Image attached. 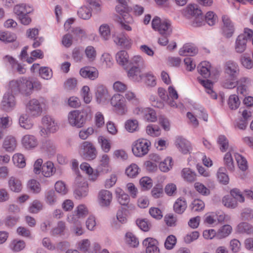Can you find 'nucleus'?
Wrapping results in <instances>:
<instances>
[{
  "mask_svg": "<svg viewBox=\"0 0 253 253\" xmlns=\"http://www.w3.org/2000/svg\"><path fill=\"white\" fill-rule=\"evenodd\" d=\"M9 90L14 94L21 93L28 96L33 93L32 79L22 77L13 80L9 83Z\"/></svg>",
  "mask_w": 253,
  "mask_h": 253,
  "instance_id": "nucleus-1",
  "label": "nucleus"
},
{
  "mask_svg": "<svg viewBox=\"0 0 253 253\" xmlns=\"http://www.w3.org/2000/svg\"><path fill=\"white\" fill-rule=\"evenodd\" d=\"M87 114L86 111L82 110H74L71 111L68 116L69 123L73 126L78 128L83 127L85 123Z\"/></svg>",
  "mask_w": 253,
  "mask_h": 253,
  "instance_id": "nucleus-2",
  "label": "nucleus"
},
{
  "mask_svg": "<svg viewBox=\"0 0 253 253\" xmlns=\"http://www.w3.org/2000/svg\"><path fill=\"white\" fill-rule=\"evenodd\" d=\"M151 145V142L149 140L139 138L133 143L132 151L135 156L141 157L148 153Z\"/></svg>",
  "mask_w": 253,
  "mask_h": 253,
  "instance_id": "nucleus-3",
  "label": "nucleus"
},
{
  "mask_svg": "<svg viewBox=\"0 0 253 253\" xmlns=\"http://www.w3.org/2000/svg\"><path fill=\"white\" fill-rule=\"evenodd\" d=\"M44 105L45 102L43 98H32L27 103L26 108L29 115L37 117L41 115L42 112V106Z\"/></svg>",
  "mask_w": 253,
  "mask_h": 253,
  "instance_id": "nucleus-4",
  "label": "nucleus"
},
{
  "mask_svg": "<svg viewBox=\"0 0 253 253\" xmlns=\"http://www.w3.org/2000/svg\"><path fill=\"white\" fill-rule=\"evenodd\" d=\"M110 103L116 112L119 115H123L127 112L126 99L122 95L114 94L110 100Z\"/></svg>",
  "mask_w": 253,
  "mask_h": 253,
  "instance_id": "nucleus-5",
  "label": "nucleus"
},
{
  "mask_svg": "<svg viewBox=\"0 0 253 253\" xmlns=\"http://www.w3.org/2000/svg\"><path fill=\"white\" fill-rule=\"evenodd\" d=\"M80 154L86 160H92L97 156V151L92 144L88 141H84L81 145Z\"/></svg>",
  "mask_w": 253,
  "mask_h": 253,
  "instance_id": "nucleus-6",
  "label": "nucleus"
},
{
  "mask_svg": "<svg viewBox=\"0 0 253 253\" xmlns=\"http://www.w3.org/2000/svg\"><path fill=\"white\" fill-rule=\"evenodd\" d=\"M135 112L137 115H141L148 122H155L157 120L156 113L155 110L150 108H137Z\"/></svg>",
  "mask_w": 253,
  "mask_h": 253,
  "instance_id": "nucleus-7",
  "label": "nucleus"
},
{
  "mask_svg": "<svg viewBox=\"0 0 253 253\" xmlns=\"http://www.w3.org/2000/svg\"><path fill=\"white\" fill-rule=\"evenodd\" d=\"M15 104V99L14 95L9 92L6 93L3 95L1 102V108L6 112H9L13 109Z\"/></svg>",
  "mask_w": 253,
  "mask_h": 253,
  "instance_id": "nucleus-8",
  "label": "nucleus"
},
{
  "mask_svg": "<svg viewBox=\"0 0 253 253\" xmlns=\"http://www.w3.org/2000/svg\"><path fill=\"white\" fill-rule=\"evenodd\" d=\"M95 94L96 101L98 103H103L110 97L107 88L102 84L96 86Z\"/></svg>",
  "mask_w": 253,
  "mask_h": 253,
  "instance_id": "nucleus-9",
  "label": "nucleus"
},
{
  "mask_svg": "<svg viewBox=\"0 0 253 253\" xmlns=\"http://www.w3.org/2000/svg\"><path fill=\"white\" fill-rule=\"evenodd\" d=\"M112 193L107 190H100L98 195V201L100 206L103 207H109L112 201Z\"/></svg>",
  "mask_w": 253,
  "mask_h": 253,
  "instance_id": "nucleus-10",
  "label": "nucleus"
},
{
  "mask_svg": "<svg viewBox=\"0 0 253 253\" xmlns=\"http://www.w3.org/2000/svg\"><path fill=\"white\" fill-rule=\"evenodd\" d=\"M142 244L146 247V253H160L159 243L157 240L152 238H147L143 240Z\"/></svg>",
  "mask_w": 253,
  "mask_h": 253,
  "instance_id": "nucleus-11",
  "label": "nucleus"
},
{
  "mask_svg": "<svg viewBox=\"0 0 253 253\" xmlns=\"http://www.w3.org/2000/svg\"><path fill=\"white\" fill-rule=\"evenodd\" d=\"M222 19L223 22V34L226 38H230L232 36L234 32L233 24L230 19L226 15H223Z\"/></svg>",
  "mask_w": 253,
  "mask_h": 253,
  "instance_id": "nucleus-12",
  "label": "nucleus"
},
{
  "mask_svg": "<svg viewBox=\"0 0 253 253\" xmlns=\"http://www.w3.org/2000/svg\"><path fill=\"white\" fill-rule=\"evenodd\" d=\"M225 72L233 79L236 78L239 73L238 64L232 60L227 61L224 65Z\"/></svg>",
  "mask_w": 253,
  "mask_h": 253,
  "instance_id": "nucleus-13",
  "label": "nucleus"
},
{
  "mask_svg": "<svg viewBox=\"0 0 253 253\" xmlns=\"http://www.w3.org/2000/svg\"><path fill=\"white\" fill-rule=\"evenodd\" d=\"M110 162V158L108 155L104 154L100 156L97 170L104 173L108 172L111 169Z\"/></svg>",
  "mask_w": 253,
  "mask_h": 253,
  "instance_id": "nucleus-14",
  "label": "nucleus"
},
{
  "mask_svg": "<svg viewBox=\"0 0 253 253\" xmlns=\"http://www.w3.org/2000/svg\"><path fill=\"white\" fill-rule=\"evenodd\" d=\"M22 144L25 149L30 150L38 146V141L35 136L27 134L23 137Z\"/></svg>",
  "mask_w": 253,
  "mask_h": 253,
  "instance_id": "nucleus-15",
  "label": "nucleus"
},
{
  "mask_svg": "<svg viewBox=\"0 0 253 253\" xmlns=\"http://www.w3.org/2000/svg\"><path fill=\"white\" fill-rule=\"evenodd\" d=\"M80 74L82 77L94 80L98 76V70L92 67H85L81 69Z\"/></svg>",
  "mask_w": 253,
  "mask_h": 253,
  "instance_id": "nucleus-16",
  "label": "nucleus"
},
{
  "mask_svg": "<svg viewBox=\"0 0 253 253\" xmlns=\"http://www.w3.org/2000/svg\"><path fill=\"white\" fill-rule=\"evenodd\" d=\"M127 76L133 81L139 82L142 80L143 75L140 67L133 66L127 71Z\"/></svg>",
  "mask_w": 253,
  "mask_h": 253,
  "instance_id": "nucleus-17",
  "label": "nucleus"
},
{
  "mask_svg": "<svg viewBox=\"0 0 253 253\" xmlns=\"http://www.w3.org/2000/svg\"><path fill=\"white\" fill-rule=\"evenodd\" d=\"M42 122L45 128L50 132H55L58 128L57 124L54 119L50 116L43 117L42 119Z\"/></svg>",
  "mask_w": 253,
  "mask_h": 253,
  "instance_id": "nucleus-18",
  "label": "nucleus"
},
{
  "mask_svg": "<svg viewBox=\"0 0 253 253\" xmlns=\"http://www.w3.org/2000/svg\"><path fill=\"white\" fill-rule=\"evenodd\" d=\"M114 41L117 44L126 49L129 48L132 44L131 40L124 35L115 36Z\"/></svg>",
  "mask_w": 253,
  "mask_h": 253,
  "instance_id": "nucleus-19",
  "label": "nucleus"
},
{
  "mask_svg": "<svg viewBox=\"0 0 253 253\" xmlns=\"http://www.w3.org/2000/svg\"><path fill=\"white\" fill-rule=\"evenodd\" d=\"M247 40L245 36L240 35L236 39L235 44L236 52L239 53H243L246 49Z\"/></svg>",
  "mask_w": 253,
  "mask_h": 253,
  "instance_id": "nucleus-20",
  "label": "nucleus"
},
{
  "mask_svg": "<svg viewBox=\"0 0 253 253\" xmlns=\"http://www.w3.org/2000/svg\"><path fill=\"white\" fill-rule=\"evenodd\" d=\"M198 52V49L192 44L186 43L179 50L181 56H193Z\"/></svg>",
  "mask_w": 253,
  "mask_h": 253,
  "instance_id": "nucleus-21",
  "label": "nucleus"
},
{
  "mask_svg": "<svg viewBox=\"0 0 253 253\" xmlns=\"http://www.w3.org/2000/svg\"><path fill=\"white\" fill-rule=\"evenodd\" d=\"M181 175L184 180L188 182L192 183L196 181L197 175L195 171L188 168L182 169Z\"/></svg>",
  "mask_w": 253,
  "mask_h": 253,
  "instance_id": "nucleus-22",
  "label": "nucleus"
},
{
  "mask_svg": "<svg viewBox=\"0 0 253 253\" xmlns=\"http://www.w3.org/2000/svg\"><path fill=\"white\" fill-rule=\"evenodd\" d=\"M16 146L17 142L14 137L8 136L4 139L3 147L7 152H13L16 148Z\"/></svg>",
  "mask_w": 253,
  "mask_h": 253,
  "instance_id": "nucleus-23",
  "label": "nucleus"
},
{
  "mask_svg": "<svg viewBox=\"0 0 253 253\" xmlns=\"http://www.w3.org/2000/svg\"><path fill=\"white\" fill-rule=\"evenodd\" d=\"M8 183L10 190L13 192H20L22 189L21 181L15 177H10Z\"/></svg>",
  "mask_w": 253,
  "mask_h": 253,
  "instance_id": "nucleus-24",
  "label": "nucleus"
},
{
  "mask_svg": "<svg viewBox=\"0 0 253 253\" xmlns=\"http://www.w3.org/2000/svg\"><path fill=\"white\" fill-rule=\"evenodd\" d=\"M116 59L117 63L122 66H125L129 63V56L125 50H121L117 52Z\"/></svg>",
  "mask_w": 253,
  "mask_h": 253,
  "instance_id": "nucleus-25",
  "label": "nucleus"
},
{
  "mask_svg": "<svg viewBox=\"0 0 253 253\" xmlns=\"http://www.w3.org/2000/svg\"><path fill=\"white\" fill-rule=\"evenodd\" d=\"M32 11L31 7L25 4H20L15 5L13 9L14 13L19 17L30 13Z\"/></svg>",
  "mask_w": 253,
  "mask_h": 253,
  "instance_id": "nucleus-26",
  "label": "nucleus"
},
{
  "mask_svg": "<svg viewBox=\"0 0 253 253\" xmlns=\"http://www.w3.org/2000/svg\"><path fill=\"white\" fill-rule=\"evenodd\" d=\"M211 65L207 61L202 62L198 66L199 73L205 78H208L210 76Z\"/></svg>",
  "mask_w": 253,
  "mask_h": 253,
  "instance_id": "nucleus-27",
  "label": "nucleus"
},
{
  "mask_svg": "<svg viewBox=\"0 0 253 253\" xmlns=\"http://www.w3.org/2000/svg\"><path fill=\"white\" fill-rule=\"evenodd\" d=\"M42 174L46 177L52 175L55 172V168L53 164L50 161H48L44 164L42 167Z\"/></svg>",
  "mask_w": 253,
  "mask_h": 253,
  "instance_id": "nucleus-28",
  "label": "nucleus"
},
{
  "mask_svg": "<svg viewBox=\"0 0 253 253\" xmlns=\"http://www.w3.org/2000/svg\"><path fill=\"white\" fill-rule=\"evenodd\" d=\"M187 208V203L184 199H177L173 205V209L175 212L182 214Z\"/></svg>",
  "mask_w": 253,
  "mask_h": 253,
  "instance_id": "nucleus-29",
  "label": "nucleus"
},
{
  "mask_svg": "<svg viewBox=\"0 0 253 253\" xmlns=\"http://www.w3.org/2000/svg\"><path fill=\"white\" fill-rule=\"evenodd\" d=\"M198 79L200 84L205 87L207 92L210 94L212 98L216 99L217 95L215 92L213 91L212 89L213 86L212 82L209 80H201L199 78H198Z\"/></svg>",
  "mask_w": 253,
  "mask_h": 253,
  "instance_id": "nucleus-30",
  "label": "nucleus"
},
{
  "mask_svg": "<svg viewBox=\"0 0 253 253\" xmlns=\"http://www.w3.org/2000/svg\"><path fill=\"white\" fill-rule=\"evenodd\" d=\"M177 142L179 150L184 154L188 153L192 149L190 143L186 139H179Z\"/></svg>",
  "mask_w": 253,
  "mask_h": 253,
  "instance_id": "nucleus-31",
  "label": "nucleus"
},
{
  "mask_svg": "<svg viewBox=\"0 0 253 253\" xmlns=\"http://www.w3.org/2000/svg\"><path fill=\"white\" fill-rule=\"evenodd\" d=\"M232 231V227L226 224L221 226L217 231V238L219 239H223L228 236Z\"/></svg>",
  "mask_w": 253,
  "mask_h": 253,
  "instance_id": "nucleus-32",
  "label": "nucleus"
},
{
  "mask_svg": "<svg viewBox=\"0 0 253 253\" xmlns=\"http://www.w3.org/2000/svg\"><path fill=\"white\" fill-rule=\"evenodd\" d=\"M98 141L100 145L102 151L107 153H108L111 148V142L110 139L103 136H100L98 138Z\"/></svg>",
  "mask_w": 253,
  "mask_h": 253,
  "instance_id": "nucleus-33",
  "label": "nucleus"
},
{
  "mask_svg": "<svg viewBox=\"0 0 253 253\" xmlns=\"http://www.w3.org/2000/svg\"><path fill=\"white\" fill-rule=\"evenodd\" d=\"M42 149L47 153L50 155H53L55 153L56 150V145L51 140H45L42 142Z\"/></svg>",
  "mask_w": 253,
  "mask_h": 253,
  "instance_id": "nucleus-34",
  "label": "nucleus"
},
{
  "mask_svg": "<svg viewBox=\"0 0 253 253\" xmlns=\"http://www.w3.org/2000/svg\"><path fill=\"white\" fill-rule=\"evenodd\" d=\"M78 249L84 253H93L94 252L88 239H84L79 242Z\"/></svg>",
  "mask_w": 253,
  "mask_h": 253,
  "instance_id": "nucleus-35",
  "label": "nucleus"
},
{
  "mask_svg": "<svg viewBox=\"0 0 253 253\" xmlns=\"http://www.w3.org/2000/svg\"><path fill=\"white\" fill-rule=\"evenodd\" d=\"M157 31L161 35L169 36L172 32L170 23L167 21H162V24L159 27Z\"/></svg>",
  "mask_w": 253,
  "mask_h": 253,
  "instance_id": "nucleus-36",
  "label": "nucleus"
},
{
  "mask_svg": "<svg viewBox=\"0 0 253 253\" xmlns=\"http://www.w3.org/2000/svg\"><path fill=\"white\" fill-rule=\"evenodd\" d=\"M19 123L22 127L26 129H31L33 126L27 114H22L20 115L19 119Z\"/></svg>",
  "mask_w": 253,
  "mask_h": 253,
  "instance_id": "nucleus-37",
  "label": "nucleus"
},
{
  "mask_svg": "<svg viewBox=\"0 0 253 253\" xmlns=\"http://www.w3.org/2000/svg\"><path fill=\"white\" fill-rule=\"evenodd\" d=\"M237 231L240 233L251 234L253 233V226L247 222H241L238 225Z\"/></svg>",
  "mask_w": 253,
  "mask_h": 253,
  "instance_id": "nucleus-38",
  "label": "nucleus"
},
{
  "mask_svg": "<svg viewBox=\"0 0 253 253\" xmlns=\"http://www.w3.org/2000/svg\"><path fill=\"white\" fill-rule=\"evenodd\" d=\"M118 201L119 203L124 206H127L129 202V198L127 194L124 193L121 189L116 190Z\"/></svg>",
  "mask_w": 253,
  "mask_h": 253,
  "instance_id": "nucleus-39",
  "label": "nucleus"
},
{
  "mask_svg": "<svg viewBox=\"0 0 253 253\" xmlns=\"http://www.w3.org/2000/svg\"><path fill=\"white\" fill-rule=\"evenodd\" d=\"M78 15L80 18L84 20H87L91 17L92 13L89 7L83 6L79 9Z\"/></svg>",
  "mask_w": 253,
  "mask_h": 253,
  "instance_id": "nucleus-40",
  "label": "nucleus"
},
{
  "mask_svg": "<svg viewBox=\"0 0 253 253\" xmlns=\"http://www.w3.org/2000/svg\"><path fill=\"white\" fill-rule=\"evenodd\" d=\"M226 169L224 168H220L217 171V178L219 182L223 184H227L229 182V177L225 173Z\"/></svg>",
  "mask_w": 253,
  "mask_h": 253,
  "instance_id": "nucleus-41",
  "label": "nucleus"
},
{
  "mask_svg": "<svg viewBox=\"0 0 253 253\" xmlns=\"http://www.w3.org/2000/svg\"><path fill=\"white\" fill-rule=\"evenodd\" d=\"M228 104L231 110L237 109L240 104L238 96L235 94L231 95L229 97Z\"/></svg>",
  "mask_w": 253,
  "mask_h": 253,
  "instance_id": "nucleus-42",
  "label": "nucleus"
},
{
  "mask_svg": "<svg viewBox=\"0 0 253 253\" xmlns=\"http://www.w3.org/2000/svg\"><path fill=\"white\" fill-rule=\"evenodd\" d=\"M223 205L228 208L234 209L237 206V201L229 196H225L222 200Z\"/></svg>",
  "mask_w": 253,
  "mask_h": 253,
  "instance_id": "nucleus-43",
  "label": "nucleus"
},
{
  "mask_svg": "<svg viewBox=\"0 0 253 253\" xmlns=\"http://www.w3.org/2000/svg\"><path fill=\"white\" fill-rule=\"evenodd\" d=\"M239 168L242 171H245L248 169L247 161L246 159L238 153L235 155Z\"/></svg>",
  "mask_w": 253,
  "mask_h": 253,
  "instance_id": "nucleus-44",
  "label": "nucleus"
},
{
  "mask_svg": "<svg viewBox=\"0 0 253 253\" xmlns=\"http://www.w3.org/2000/svg\"><path fill=\"white\" fill-rule=\"evenodd\" d=\"M39 75L44 80H49L52 77V71L47 67H42L39 69Z\"/></svg>",
  "mask_w": 253,
  "mask_h": 253,
  "instance_id": "nucleus-45",
  "label": "nucleus"
},
{
  "mask_svg": "<svg viewBox=\"0 0 253 253\" xmlns=\"http://www.w3.org/2000/svg\"><path fill=\"white\" fill-rule=\"evenodd\" d=\"M186 12L189 15L191 16V18L199 15L201 14V10L198 8L197 5L190 4L186 8Z\"/></svg>",
  "mask_w": 253,
  "mask_h": 253,
  "instance_id": "nucleus-46",
  "label": "nucleus"
},
{
  "mask_svg": "<svg viewBox=\"0 0 253 253\" xmlns=\"http://www.w3.org/2000/svg\"><path fill=\"white\" fill-rule=\"evenodd\" d=\"M27 186L28 189L33 193H39L41 190L40 183L35 179L29 180L28 182Z\"/></svg>",
  "mask_w": 253,
  "mask_h": 253,
  "instance_id": "nucleus-47",
  "label": "nucleus"
},
{
  "mask_svg": "<svg viewBox=\"0 0 253 253\" xmlns=\"http://www.w3.org/2000/svg\"><path fill=\"white\" fill-rule=\"evenodd\" d=\"M125 127L130 132L136 131L138 128V121L136 120H127L125 124Z\"/></svg>",
  "mask_w": 253,
  "mask_h": 253,
  "instance_id": "nucleus-48",
  "label": "nucleus"
},
{
  "mask_svg": "<svg viewBox=\"0 0 253 253\" xmlns=\"http://www.w3.org/2000/svg\"><path fill=\"white\" fill-rule=\"evenodd\" d=\"M224 163L229 170L233 171L234 169V162L230 152L225 154L224 157Z\"/></svg>",
  "mask_w": 253,
  "mask_h": 253,
  "instance_id": "nucleus-49",
  "label": "nucleus"
},
{
  "mask_svg": "<svg viewBox=\"0 0 253 253\" xmlns=\"http://www.w3.org/2000/svg\"><path fill=\"white\" fill-rule=\"evenodd\" d=\"M85 54L89 61H93L96 57V51L95 48L91 45L87 46L85 49Z\"/></svg>",
  "mask_w": 253,
  "mask_h": 253,
  "instance_id": "nucleus-50",
  "label": "nucleus"
},
{
  "mask_svg": "<svg viewBox=\"0 0 253 253\" xmlns=\"http://www.w3.org/2000/svg\"><path fill=\"white\" fill-rule=\"evenodd\" d=\"M13 161L14 164L19 168H22L25 166V160L23 154H15L13 156Z\"/></svg>",
  "mask_w": 253,
  "mask_h": 253,
  "instance_id": "nucleus-51",
  "label": "nucleus"
},
{
  "mask_svg": "<svg viewBox=\"0 0 253 253\" xmlns=\"http://www.w3.org/2000/svg\"><path fill=\"white\" fill-rule=\"evenodd\" d=\"M217 143L220 145V149L222 152H225L227 150L229 147V143L225 136L223 135H219L217 138Z\"/></svg>",
  "mask_w": 253,
  "mask_h": 253,
  "instance_id": "nucleus-52",
  "label": "nucleus"
},
{
  "mask_svg": "<svg viewBox=\"0 0 253 253\" xmlns=\"http://www.w3.org/2000/svg\"><path fill=\"white\" fill-rule=\"evenodd\" d=\"M46 202L50 205H53L57 201V196L55 192L53 190H50L45 193Z\"/></svg>",
  "mask_w": 253,
  "mask_h": 253,
  "instance_id": "nucleus-53",
  "label": "nucleus"
},
{
  "mask_svg": "<svg viewBox=\"0 0 253 253\" xmlns=\"http://www.w3.org/2000/svg\"><path fill=\"white\" fill-rule=\"evenodd\" d=\"M99 30L101 37L105 40H107L110 37V30L108 24H104L101 25L99 27Z\"/></svg>",
  "mask_w": 253,
  "mask_h": 253,
  "instance_id": "nucleus-54",
  "label": "nucleus"
},
{
  "mask_svg": "<svg viewBox=\"0 0 253 253\" xmlns=\"http://www.w3.org/2000/svg\"><path fill=\"white\" fill-rule=\"evenodd\" d=\"M126 241L131 247H136L139 245L138 239L132 233L128 232L126 234Z\"/></svg>",
  "mask_w": 253,
  "mask_h": 253,
  "instance_id": "nucleus-55",
  "label": "nucleus"
},
{
  "mask_svg": "<svg viewBox=\"0 0 253 253\" xmlns=\"http://www.w3.org/2000/svg\"><path fill=\"white\" fill-rule=\"evenodd\" d=\"M119 4L116 6L117 11L120 14L123 12H126L128 10L127 2L128 0H118Z\"/></svg>",
  "mask_w": 253,
  "mask_h": 253,
  "instance_id": "nucleus-56",
  "label": "nucleus"
},
{
  "mask_svg": "<svg viewBox=\"0 0 253 253\" xmlns=\"http://www.w3.org/2000/svg\"><path fill=\"white\" fill-rule=\"evenodd\" d=\"M138 166L136 164H132L126 169V173L129 177H134L138 174Z\"/></svg>",
  "mask_w": 253,
  "mask_h": 253,
  "instance_id": "nucleus-57",
  "label": "nucleus"
},
{
  "mask_svg": "<svg viewBox=\"0 0 253 253\" xmlns=\"http://www.w3.org/2000/svg\"><path fill=\"white\" fill-rule=\"evenodd\" d=\"M16 37L14 35L10 33L0 32V40L5 42H10L14 41Z\"/></svg>",
  "mask_w": 253,
  "mask_h": 253,
  "instance_id": "nucleus-58",
  "label": "nucleus"
},
{
  "mask_svg": "<svg viewBox=\"0 0 253 253\" xmlns=\"http://www.w3.org/2000/svg\"><path fill=\"white\" fill-rule=\"evenodd\" d=\"M42 209V203L38 200L34 201L29 208V211L31 213H36Z\"/></svg>",
  "mask_w": 253,
  "mask_h": 253,
  "instance_id": "nucleus-59",
  "label": "nucleus"
},
{
  "mask_svg": "<svg viewBox=\"0 0 253 253\" xmlns=\"http://www.w3.org/2000/svg\"><path fill=\"white\" fill-rule=\"evenodd\" d=\"M172 159L168 157L163 162L160 163L159 168L160 170L163 172H167L171 168Z\"/></svg>",
  "mask_w": 253,
  "mask_h": 253,
  "instance_id": "nucleus-60",
  "label": "nucleus"
},
{
  "mask_svg": "<svg viewBox=\"0 0 253 253\" xmlns=\"http://www.w3.org/2000/svg\"><path fill=\"white\" fill-rule=\"evenodd\" d=\"M204 207L205 204L204 202L199 199L194 200L191 205V210L193 211H202Z\"/></svg>",
  "mask_w": 253,
  "mask_h": 253,
  "instance_id": "nucleus-61",
  "label": "nucleus"
},
{
  "mask_svg": "<svg viewBox=\"0 0 253 253\" xmlns=\"http://www.w3.org/2000/svg\"><path fill=\"white\" fill-rule=\"evenodd\" d=\"M139 183L143 190L149 189L152 187V179L147 176L141 178Z\"/></svg>",
  "mask_w": 253,
  "mask_h": 253,
  "instance_id": "nucleus-62",
  "label": "nucleus"
},
{
  "mask_svg": "<svg viewBox=\"0 0 253 253\" xmlns=\"http://www.w3.org/2000/svg\"><path fill=\"white\" fill-rule=\"evenodd\" d=\"M194 187L197 192L203 195L207 196L210 194V190L201 183L196 182Z\"/></svg>",
  "mask_w": 253,
  "mask_h": 253,
  "instance_id": "nucleus-63",
  "label": "nucleus"
},
{
  "mask_svg": "<svg viewBox=\"0 0 253 253\" xmlns=\"http://www.w3.org/2000/svg\"><path fill=\"white\" fill-rule=\"evenodd\" d=\"M205 21L209 25L212 26L217 22V17L213 12L209 11L205 16Z\"/></svg>",
  "mask_w": 253,
  "mask_h": 253,
  "instance_id": "nucleus-64",
  "label": "nucleus"
}]
</instances>
